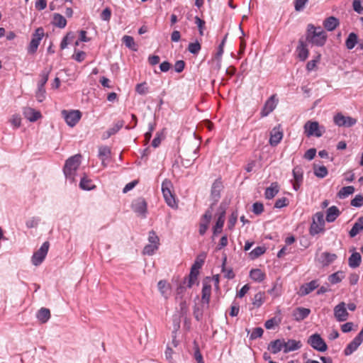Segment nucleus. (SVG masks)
Wrapping results in <instances>:
<instances>
[{"label": "nucleus", "instance_id": "f257e3e1", "mask_svg": "<svg viewBox=\"0 0 363 363\" xmlns=\"http://www.w3.org/2000/svg\"><path fill=\"white\" fill-rule=\"evenodd\" d=\"M327 35L321 27H315L312 24L308 25L306 40L318 47L325 44Z\"/></svg>", "mask_w": 363, "mask_h": 363}, {"label": "nucleus", "instance_id": "f03ea898", "mask_svg": "<svg viewBox=\"0 0 363 363\" xmlns=\"http://www.w3.org/2000/svg\"><path fill=\"white\" fill-rule=\"evenodd\" d=\"M161 191L165 203L173 209L178 208V201L174 191V186L171 181L164 179L162 183Z\"/></svg>", "mask_w": 363, "mask_h": 363}, {"label": "nucleus", "instance_id": "7ed1b4c3", "mask_svg": "<svg viewBox=\"0 0 363 363\" xmlns=\"http://www.w3.org/2000/svg\"><path fill=\"white\" fill-rule=\"evenodd\" d=\"M81 163V155H75L68 158L63 169L64 174L66 178L71 180L74 179L75 172L78 169Z\"/></svg>", "mask_w": 363, "mask_h": 363}, {"label": "nucleus", "instance_id": "20e7f679", "mask_svg": "<svg viewBox=\"0 0 363 363\" xmlns=\"http://www.w3.org/2000/svg\"><path fill=\"white\" fill-rule=\"evenodd\" d=\"M325 231L324 215L322 212H317L313 216V222L311 224L309 233L314 236Z\"/></svg>", "mask_w": 363, "mask_h": 363}, {"label": "nucleus", "instance_id": "39448f33", "mask_svg": "<svg viewBox=\"0 0 363 363\" xmlns=\"http://www.w3.org/2000/svg\"><path fill=\"white\" fill-rule=\"evenodd\" d=\"M45 35L44 29L42 27H39L35 29V32L32 34L31 40L27 47V52L28 54H35L38 48Z\"/></svg>", "mask_w": 363, "mask_h": 363}, {"label": "nucleus", "instance_id": "423d86ee", "mask_svg": "<svg viewBox=\"0 0 363 363\" xmlns=\"http://www.w3.org/2000/svg\"><path fill=\"white\" fill-rule=\"evenodd\" d=\"M205 255H200L197 257L194 264L191 266L190 274L188 278L187 287L191 288L193 284L197 280V277L199 274V269L202 267L204 262Z\"/></svg>", "mask_w": 363, "mask_h": 363}, {"label": "nucleus", "instance_id": "0eeeda50", "mask_svg": "<svg viewBox=\"0 0 363 363\" xmlns=\"http://www.w3.org/2000/svg\"><path fill=\"white\" fill-rule=\"evenodd\" d=\"M304 133L307 137L315 136L320 138L324 133V128L320 127L317 121H307L304 125Z\"/></svg>", "mask_w": 363, "mask_h": 363}, {"label": "nucleus", "instance_id": "6e6552de", "mask_svg": "<svg viewBox=\"0 0 363 363\" xmlns=\"http://www.w3.org/2000/svg\"><path fill=\"white\" fill-rule=\"evenodd\" d=\"M307 343L314 350L320 352H325L328 350L327 344L318 333H314L309 336Z\"/></svg>", "mask_w": 363, "mask_h": 363}, {"label": "nucleus", "instance_id": "1a4fd4ad", "mask_svg": "<svg viewBox=\"0 0 363 363\" xmlns=\"http://www.w3.org/2000/svg\"><path fill=\"white\" fill-rule=\"evenodd\" d=\"M50 247L49 242L46 241L43 243L40 249L35 252L32 256V264L35 266L40 265L45 259Z\"/></svg>", "mask_w": 363, "mask_h": 363}, {"label": "nucleus", "instance_id": "9d476101", "mask_svg": "<svg viewBox=\"0 0 363 363\" xmlns=\"http://www.w3.org/2000/svg\"><path fill=\"white\" fill-rule=\"evenodd\" d=\"M62 116L69 126L74 127L80 120L82 113L79 110H63L62 111Z\"/></svg>", "mask_w": 363, "mask_h": 363}, {"label": "nucleus", "instance_id": "9b49d317", "mask_svg": "<svg viewBox=\"0 0 363 363\" xmlns=\"http://www.w3.org/2000/svg\"><path fill=\"white\" fill-rule=\"evenodd\" d=\"M363 342V328L358 335L350 342L344 350V354L349 356L355 352Z\"/></svg>", "mask_w": 363, "mask_h": 363}, {"label": "nucleus", "instance_id": "f8f14e48", "mask_svg": "<svg viewBox=\"0 0 363 363\" xmlns=\"http://www.w3.org/2000/svg\"><path fill=\"white\" fill-rule=\"evenodd\" d=\"M131 207L135 213L143 218H145L147 213V203L144 199L138 198L133 200Z\"/></svg>", "mask_w": 363, "mask_h": 363}, {"label": "nucleus", "instance_id": "ddd939ff", "mask_svg": "<svg viewBox=\"0 0 363 363\" xmlns=\"http://www.w3.org/2000/svg\"><path fill=\"white\" fill-rule=\"evenodd\" d=\"M334 316L338 322H344L347 320L349 313L347 311L346 303L345 302H340L335 306Z\"/></svg>", "mask_w": 363, "mask_h": 363}, {"label": "nucleus", "instance_id": "4468645a", "mask_svg": "<svg viewBox=\"0 0 363 363\" xmlns=\"http://www.w3.org/2000/svg\"><path fill=\"white\" fill-rule=\"evenodd\" d=\"M211 278L206 277L203 281V288L201 291V301L208 307L211 294Z\"/></svg>", "mask_w": 363, "mask_h": 363}, {"label": "nucleus", "instance_id": "2eb2a0df", "mask_svg": "<svg viewBox=\"0 0 363 363\" xmlns=\"http://www.w3.org/2000/svg\"><path fill=\"white\" fill-rule=\"evenodd\" d=\"M357 121L350 116H345L337 113L334 116V123L338 126L351 127L356 123Z\"/></svg>", "mask_w": 363, "mask_h": 363}, {"label": "nucleus", "instance_id": "dca6fc26", "mask_svg": "<svg viewBox=\"0 0 363 363\" xmlns=\"http://www.w3.org/2000/svg\"><path fill=\"white\" fill-rule=\"evenodd\" d=\"M306 42L307 41L304 40L303 38H300L296 50L297 52L298 58L302 62L305 61L309 55V50L307 48Z\"/></svg>", "mask_w": 363, "mask_h": 363}, {"label": "nucleus", "instance_id": "f3484780", "mask_svg": "<svg viewBox=\"0 0 363 363\" xmlns=\"http://www.w3.org/2000/svg\"><path fill=\"white\" fill-rule=\"evenodd\" d=\"M223 189L222 182L220 179H216L212 184L211 196L213 200V205H215L220 197V191Z\"/></svg>", "mask_w": 363, "mask_h": 363}, {"label": "nucleus", "instance_id": "a211bd4d", "mask_svg": "<svg viewBox=\"0 0 363 363\" xmlns=\"http://www.w3.org/2000/svg\"><path fill=\"white\" fill-rule=\"evenodd\" d=\"M277 103L275 101V95H272L265 102L260 113L261 116H267L271 112H272L275 109Z\"/></svg>", "mask_w": 363, "mask_h": 363}, {"label": "nucleus", "instance_id": "6ab92c4d", "mask_svg": "<svg viewBox=\"0 0 363 363\" xmlns=\"http://www.w3.org/2000/svg\"><path fill=\"white\" fill-rule=\"evenodd\" d=\"M337 255L335 253L328 252H322L318 258V262L323 266L327 267L332 264L336 259Z\"/></svg>", "mask_w": 363, "mask_h": 363}, {"label": "nucleus", "instance_id": "aec40b11", "mask_svg": "<svg viewBox=\"0 0 363 363\" xmlns=\"http://www.w3.org/2000/svg\"><path fill=\"white\" fill-rule=\"evenodd\" d=\"M283 132L280 130V126L274 127L270 133L269 144L272 146H277L282 140Z\"/></svg>", "mask_w": 363, "mask_h": 363}, {"label": "nucleus", "instance_id": "412c9836", "mask_svg": "<svg viewBox=\"0 0 363 363\" xmlns=\"http://www.w3.org/2000/svg\"><path fill=\"white\" fill-rule=\"evenodd\" d=\"M267 350L272 354H275L280 351L284 350V339H277L271 341L268 346Z\"/></svg>", "mask_w": 363, "mask_h": 363}, {"label": "nucleus", "instance_id": "4be33fe9", "mask_svg": "<svg viewBox=\"0 0 363 363\" xmlns=\"http://www.w3.org/2000/svg\"><path fill=\"white\" fill-rule=\"evenodd\" d=\"M323 25L328 31H333L339 26L340 21L335 16H330L323 21Z\"/></svg>", "mask_w": 363, "mask_h": 363}, {"label": "nucleus", "instance_id": "5701e85b", "mask_svg": "<svg viewBox=\"0 0 363 363\" xmlns=\"http://www.w3.org/2000/svg\"><path fill=\"white\" fill-rule=\"evenodd\" d=\"M23 115L30 122H35L42 116L40 111L30 107L23 109Z\"/></svg>", "mask_w": 363, "mask_h": 363}, {"label": "nucleus", "instance_id": "b1692460", "mask_svg": "<svg viewBox=\"0 0 363 363\" xmlns=\"http://www.w3.org/2000/svg\"><path fill=\"white\" fill-rule=\"evenodd\" d=\"M311 313L309 308L298 307L293 312V316L296 321H301L306 318Z\"/></svg>", "mask_w": 363, "mask_h": 363}, {"label": "nucleus", "instance_id": "393cba45", "mask_svg": "<svg viewBox=\"0 0 363 363\" xmlns=\"http://www.w3.org/2000/svg\"><path fill=\"white\" fill-rule=\"evenodd\" d=\"M318 286V280H312L311 281L302 285L300 288L301 295L306 296L309 294L313 290L317 289Z\"/></svg>", "mask_w": 363, "mask_h": 363}, {"label": "nucleus", "instance_id": "a878e982", "mask_svg": "<svg viewBox=\"0 0 363 363\" xmlns=\"http://www.w3.org/2000/svg\"><path fill=\"white\" fill-rule=\"evenodd\" d=\"M302 346L301 341H297L293 339L288 340L287 342L284 340V353L296 351L300 349Z\"/></svg>", "mask_w": 363, "mask_h": 363}, {"label": "nucleus", "instance_id": "bb28decb", "mask_svg": "<svg viewBox=\"0 0 363 363\" xmlns=\"http://www.w3.org/2000/svg\"><path fill=\"white\" fill-rule=\"evenodd\" d=\"M340 214V211L337 206H330L327 209L325 220L328 223L334 222Z\"/></svg>", "mask_w": 363, "mask_h": 363}, {"label": "nucleus", "instance_id": "cd10ccee", "mask_svg": "<svg viewBox=\"0 0 363 363\" xmlns=\"http://www.w3.org/2000/svg\"><path fill=\"white\" fill-rule=\"evenodd\" d=\"M279 191V189L277 182H272L270 186L266 189L264 196L267 199H272L278 194Z\"/></svg>", "mask_w": 363, "mask_h": 363}, {"label": "nucleus", "instance_id": "c85d7f7f", "mask_svg": "<svg viewBox=\"0 0 363 363\" xmlns=\"http://www.w3.org/2000/svg\"><path fill=\"white\" fill-rule=\"evenodd\" d=\"M361 230H363V216L359 217L354 223L349 232L351 238L355 237Z\"/></svg>", "mask_w": 363, "mask_h": 363}, {"label": "nucleus", "instance_id": "c756f323", "mask_svg": "<svg viewBox=\"0 0 363 363\" xmlns=\"http://www.w3.org/2000/svg\"><path fill=\"white\" fill-rule=\"evenodd\" d=\"M38 320L42 323H45L50 318V311L48 308H41L36 314Z\"/></svg>", "mask_w": 363, "mask_h": 363}, {"label": "nucleus", "instance_id": "7c9ffc66", "mask_svg": "<svg viewBox=\"0 0 363 363\" xmlns=\"http://www.w3.org/2000/svg\"><path fill=\"white\" fill-rule=\"evenodd\" d=\"M250 277L256 282H262L266 276L260 269H252L250 272Z\"/></svg>", "mask_w": 363, "mask_h": 363}, {"label": "nucleus", "instance_id": "2f4dec72", "mask_svg": "<svg viewBox=\"0 0 363 363\" xmlns=\"http://www.w3.org/2000/svg\"><path fill=\"white\" fill-rule=\"evenodd\" d=\"M362 261L361 255L359 252H353L348 259V264L351 268L358 267Z\"/></svg>", "mask_w": 363, "mask_h": 363}, {"label": "nucleus", "instance_id": "473e14b6", "mask_svg": "<svg viewBox=\"0 0 363 363\" xmlns=\"http://www.w3.org/2000/svg\"><path fill=\"white\" fill-rule=\"evenodd\" d=\"M111 152V149L108 146L104 145L99 147L98 157L102 161L103 165L106 166L104 162L110 157Z\"/></svg>", "mask_w": 363, "mask_h": 363}, {"label": "nucleus", "instance_id": "72a5a7b5", "mask_svg": "<svg viewBox=\"0 0 363 363\" xmlns=\"http://www.w3.org/2000/svg\"><path fill=\"white\" fill-rule=\"evenodd\" d=\"M358 43V36L354 33H350L345 40V46L348 50H352Z\"/></svg>", "mask_w": 363, "mask_h": 363}, {"label": "nucleus", "instance_id": "f704fd0d", "mask_svg": "<svg viewBox=\"0 0 363 363\" xmlns=\"http://www.w3.org/2000/svg\"><path fill=\"white\" fill-rule=\"evenodd\" d=\"M354 187L352 186H347L342 187L337 194V197L343 199L354 192Z\"/></svg>", "mask_w": 363, "mask_h": 363}, {"label": "nucleus", "instance_id": "c9c22d12", "mask_svg": "<svg viewBox=\"0 0 363 363\" xmlns=\"http://www.w3.org/2000/svg\"><path fill=\"white\" fill-rule=\"evenodd\" d=\"M51 67L50 68H45L42 70L41 73L40 74V80L38 83V86L45 87V84L47 83L49 74L51 72Z\"/></svg>", "mask_w": 363, "mask_h": 363}, {"label": "nucleus", "instance_id": "e433bc0d", "mask_svg": "<svg viewBox=\"0 0 363 363\" xmlns=\"http://www.w3.org/2000/svg\"><path fill=\"white\" fill-rule=\"evenodd\" d=\"M292 174L294 177V182H303V170L301 166L297 165L294 167V168L292 170Z\"/></svg>", "mask_w": 363, "mask_h": 363}, {"label": "nucleus", "instance_id": "4c0bfd02", "mask_svg": "<svg viewBox=\"0 0 363 363\" xmlns=\"http://www.w3.org/2000/svg\"><path fill=\"white\" fill-rule=\"evenodd\" d=\"M53 24L57 28H63L67 25V20L62 15L55 13L53 17Z\"/></svg>", "mask_w": 363, "mask_h": 363}, {"label": "nucleus", "instance_id": "58836bf2", "mask_svg": "<svg viewBox=\"0 0 363 363\" xmlns=\"http://www.w3.org/2000/svg\"><path fill=\"white\" fill-rule=\"evenodd\" d=\"M122 41L127 48L133 51H137L138 46L135 44V40L132 36L124 35L122 38Z\"/></svg>", "mask_w": 363, "mask_h": 363}, {"label": "nucleus", "instance_id": "ea45409f", "mask_svg": "<svg viewBox=\"0 0 363 363\" xmlns=\"http://www.w3.org/2000/svg\"><path fill=\"white\" fill-rule=\"evenodd\" d=\"M344 278L343 272L342 271L336 272L328 277V281L332 284L340 283Z\"/></svg>", "mask_w": 363, "mask_h": 363}, {"label": "nucleus", "instance_id": "a19ab883", "mask_svg": "<svg viewBox=\"0 0 363 363\" xmlns=\"http://www.w3.org/2000/svg\"><path fill=\"white\" fill-rule=\"evenodd\" d=\"M79 187L83 190L89 191L94 189L95 186L92 184L91 179H88L86 177H84L81 179Z\"/></svg>", "mask_w": 363, "mask_h": 363}, {"label": "nucleus", "instance_id": "79ce46f5", "mask_svg": "<svg viewBox=\"0 0 363 363\" xmlns=\"http://www.w3.org/2000/svg\"><path fill=\"white\" fill-rule=\"evenodd\" d=\"M313 172H314V174L317 177L321 178V179L325 177L328 174V171L327 168L323 165L318 167L315 164H314Z\"/></svg>", "mask_w": 363, "mask_h": 363}, {"label": "nucleus", "instance_id": "37998d69", "mask_svg": "<svg viewBox=\"0 0 363 363\" xmlns=\"http://www.w3.org/2000/svg\"><path fill=\"white\" fill-rule=\"evenodd\" d=\"M227 261V257L225 256L222 263V272L224 273V277L228 279H232L235 277V274L232 268L226 269L225 267Z\"/></svg>", "mask_w": 363, "mask_h": 363}, {"label": "nucleus", "instance_id": "c03bdc74", "mask_svg": "<svg viewBox=\"0 0 363 363\" xmlns=\"http://www.w3.org/2000/svg\"><path fill=\"white\" fill-rule=\"evenodd\" d=\"M160 294L166 298L171 294L170 286L165 281L160 280Z\"/></svg>", "mask_w": 363, "mask_h": 363}, {"label": "nucleus", "instance_id": "a18cd8bd", "mask_svg": "<svg viewBox=\"0 0 363 363\" xmlns=\"http://www.w3.org/2000/svg\"><path fill=\"white\" fill-rule=\"evenodd\" d=\"M264 301V292H258L257 293L252 300V304L254 306L259 308L260 307Z\"/></svg>", "mask_w": 363, "mask_h": 363}, {"label": "nucleus", "instance_id": "49530a36", "mask_svg": "<svg viewBox=\"0 0 363 363\" xmlns=\"http://www.w3.org/2000/svg\"><path fill=\"white\" fill-rule=\"evenodd\" d=\"M213 206L211 204L210 207L206 211L205 213L203 215L201 221L203 223H206L209 225L211 218H212V214L213 211Z\"/></svg>", "mask_w": 363, "mask_h": 363}, {"label": "nucleus", "instance_id": "de8ad7c7", "mask_svg": "<svg viewBox=\"0 0 363 363\" xmlns=\"http://www.w3.org/2000/svg\"><path fill=\"white\" fill-rule=\"evenodd\" d=\"M265 251L266 248L264 247L258 246L250 252V256L252 259H254L263 255Z\"/></svg>", "mask_w": 363, "mask_h": 363}, {"label": "nucleus", "instance_id": "09e8293b", "mask_svg": "<svg viewBox=\"0 0 363 363\" xmlns=\"http://www.w3.org/2000/svg\"><path fill=\"white\" fill-rule=\"evenodd\" d=\"M197 150H198V147L196 149H195L193 152V155L191 156V158L189 159H182V165L184 166L185 167H189L190 165H191L193 164V162L196 160V159L197 158Z\"/></svg>", "mask_w": 363, "mask_h": 363}, {"label": "nucleus", "instance_id": "8fccbe9b", "mask_svg": "<svg viewBox=\"0 0 363 363\" xmlns=\"http://www.w3.org/2000/svg\"><path fill=\"white\" fill-rule=\"evenodd\" d=\"M40 221V218L39 217H32L26 220V225L28 228H36Z\"/></svg>", "mask_w": 363, "mask_h": 363}, {"label": "nucleus", "instance_id": "3c124183", "mask_svg": "<svg viewBox=\"0 0 363 363\" xmlns=\"http://www.w3.org/2000/svg\"><path fill=\"white\" fill-rule=\"evenodd\" d=\"M320 54H318L315 57V59L312 60H310L307 62L306 64V69L308 71V72H311L312 70H313L315 67H316V65L317 63L320 61Z\"/></svg>", "mask_w": 363, "mask_h": 363}, {"label": "nucleus", "instance_id": "603ef678", "mask_svg": "<svg viewBox=\"0 0 363 363\" xmlns=\"http://www.w3.org/2000/svg\"><path fill=\"white\" fill-rule=\"evenodd\" d=\"M74 38V35L72 33H68L62 40L60 43V48L62 50L65 49L70 41Z\"/></svg>", "mask_w": 363, "mask_h": 363}, {"label": "nucleus", "instance_id": "864d4df0", "mask_svg": "<svg viewBox=\"0 0 363 363\" xmlns=\"http://www.w3.org/2000/svg\"><path fill=\"white\" fill-rule=\"evenodd\" d=\"M351 206L357 208H360L363 206V196L362 194H357L351 201Z\"/></svg>", "mask_w": 363, "mask_h": 363}, {"label": "nucleus", "instance_id": "5fc2aeb1", "mask_svg": "<svg viewBox=\"0 0 363 363\" xmlns=\"http://www.w3.org/2000/svg\"><path fill=\"white\" fill-rule=\"evenodd\" d=\"M201 47V45L199 42H195V43H191L189 44V46H188V50L194 54V55H196L199 53V52L200 51Z\"/></svg>", "mask_w": 363, "mask_h": 363}, {"label": "nucleus", "instance_id": "6e6d98bb", "mask_svg": "<svg viewBox=\"0 0 363 363\" xmlns=\"http://www.w3.org/2000/svg\"><path fill=\"white\" fill-rule=\"evenodd\" d=\"M203 306L199 307L196 305L194 307V316L196 320L200 321L203 318Z\"/></svg>", "mask_w": 363, "mask_h": 363}, {"label": "nucleus", "instance_id": "4d7b16f0", "mask_svg": "<svg viewBox=\"0 0 363 363\" xmlns=\"http://www.w3.org/2000/svg\"><path fill=\"white\" fill-rule=\"evenodd\" d=\"M264 330L262 328L257 327L255 328L252 333L250 334V340H255L258 337H261L263 335Z\"/></svg>", "mask_w": 363, "mask_h": 363}, {"label": "nucleus", "instance_id": "13d9d810", "mask_svg": "<svg viewBox=\"0 0 363 363\" xmlns=\"http://www.w3.org/2000/svg\"><path fill=\"white\" fill-rule=\"evenodd\" d=\"M238 216V212L237 211H233L231 213V215L229 217L228 223V228L229 229L233 228V227L235 226V224L237 222Z\"/></svg>", "mask_w": 363, "mask_h": 363}, {"label": "nucleus", "instance_id": "bf43d9fd", "mask_svg": "<svg viewBox=\"0 0 363 363\" xmlns=\"http://www.w3.org/2000/svg\"><path fill=\"white\" fill-rule=\"evenodd\" d=\"M101 19L104 21H109L111 17V10L110 8L106 7L104 9L101 15H100Z\"/></svg>", "mask_w": 363, "mask_h": 363}, {"label": "nucleus", "instance_id": "052dcab7", "mask_svg": "<svg viewBox=\"0 0 363 363\" xmlns=\"http://www.w3.org/2000/svg\"><path fill=\"white\" fill-rule=\"evenodd\" d=\"M308 0H294V8L296 11H303Z\"/></svg>", "mask_w": 363, "mask_h": 363}, {"label": "nucleus", "instance_id": "680f3d73", "mask_svg": "<svg viewBox=\"0 0 363 363\" xmlns=\"http://www.w3.org/2000/svg\"><path fill=\"white\" fill-rule=\"evenodd\" d=\"M362 0H353L352 6L355 12L359 14L363 13V7L362 6Z\"/></svg>", "mask_w": 363, "mask_h": 363}, {"label": "nucleus", "instance_id": "e2e57ef3", "mask_svg": "<svg viewBox=\"0 0 363 363\" xmlns=\"http://www.w3.org/2000/svg\"><path fill=\"white\" fill-rule=\"evenodd\" d=\"M289 205V200L286 197H282L276 201L274 208H281Z\"/></svg>", "mask_w": 363, "mask_h": 363}, {"label": "nucleus", "instance_id": "0e129e2a", "mask_svg": "<svg viewBox=\"0 0 363 363\" xmlns=\"http://www.w3.org/2000/svg\"><path fill=\"white\" fill-rule=\"evenodd\" d=\"M252 211L256 215H259L264 211V206L262 203L255 202L252 205Z\"/></svg>", "mask_w": 363, "mask_h": 363}, {"label": "nucleus", "instance_id": "69168bd1", "mask_svg": "<svg viewBox=\"0 0 363 363\" xmlns=\"http://www.w3.org/2000/svg\"><path fill=\"white\" fill-rule=\"evenodd\" d=\"M225 220H222V218H218L216 223V225L213 228V234L216 235L221 232L222 228L223 227Z\"/></svg>", "mask_w": 363, "mask_h": 363}, {"label": "nucleus", "instance_id": "338daca9", "mask_svg": "<svg viewBox=\"0 0 363 363\" xmlns=\"http://www.w3.org/2000/svg\"><path fill=\"white\" fill-rule=\"evenodd\" d=\"M10 121L14 128H18L21 125V118L18 115H13Z\"/></svg>", "mask_w": 363, "mask_h": 363}, {"label": "nucleus", "instance_id": "774afa93", "mask_svg": "<svg viewBox=\"0 0 363 363\" xmlns=\"http://www.w3.org/2000/svg\"><path fill=\"white\" fill-rule=\"evenodd\" d=\"M157 249L156 244L154 245H147L143 249V254L151 255Z\"/></svg>", "mask_w": 363, "mask_h": 363}]
</instances>
